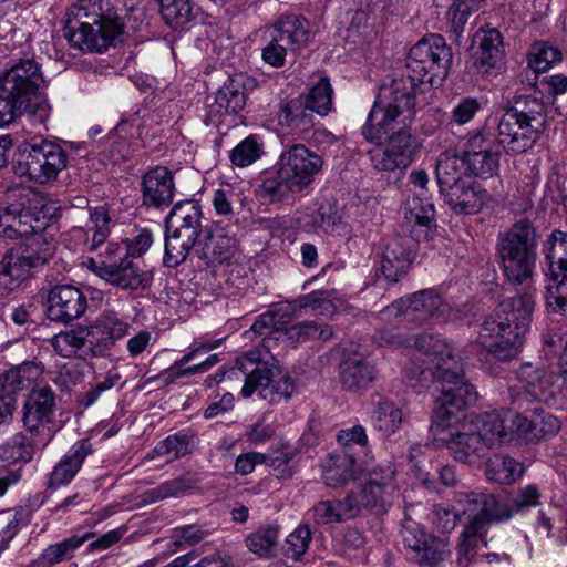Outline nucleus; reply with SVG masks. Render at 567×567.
Wrapping results in <instances>:
<instances>
[{"instance_id":"nucleus-1","label":"nucleus","mask_w":567,"mask_h":567,"mask_svg":"<svg viewBox=\"0 0 567 567\" xmlns=\"http://www.w3.org/2000/svg\"><path fill=\"white\" fill-rule=\"evenodd\" d=\"M537 288L526 286L516 296L501 301L483 322L477 343L493 359L508 361L515 358L529 331L536 309Z\"/></svg>"},{"instance_id":"nucleus-2","label":"nucleus","mask_w":567,"mask_h":567,"mask_svg":"<svg viewBox=\"0 0 567 567\" xmlns=\"http://www.w3.org/2000/svg\"><path fill=\"white\" fill-rule=\"evenodd\" d=\"M124 11V0H79L68 12L64 37L82 51H105L122 40Z\"/></svg>"},{"instance_id":"nucleus-3","label":"nucleus","mask_w":567,"mask_h":567,"mask_svg":"<svg viewBox=\"0 0 567 567\" xmlns=\"http://www.w3.org/2000/svg\"><path fill=\"white\" fill-rule=\"evenodd\" d=\"M425 368L440 391L439 402L450 404L457 411L473 405L477 401L475 388L467 382L463 373L461 360L453 354L452 347L444 340L432 334H420L413 343Z\"/></svg>"},{"instance_id":"nucleus-4","label":"nucleus","mask_w":567,"mask_h":567,"mask_svg":"<svg viewBox=\"0 0 567 567\" xmlns=\"http://www.w3.org/2000/svg\"><path fill=\"white\" fill-rule=\"evenodd\" d=\"M322 166L319 154L303 144H293L279 155L272 169L264 174L259 194L271 203L292 200L308 193Z\"/></svg>"},{"instance_id":"nucleus-5","label":"nucleus","mask_w":567,"mask_h":567,"mask_svg":"<svg viewBox=\"0 0 567 567\" xmlns=\"http://www.w3.org/2000/svg\"><path fill=\"white\" fill-rule=\"evenodd\" d=\"M422 85L409 72L382 84L362 128L365 140L379 144L390 131L408 126L415 115L414 93Z\"/></svg>"},{"instance_id":"nucleus-6","label":"nucleus","mask_w":567,"mask_h":567,"mask_svg":"<svg viewBox=\"0 0 567 567\" xmlns=\"http://www.w3.org/2000/svg\"><path fill=\"white\" fill-rule=\"evenodd\" d=\"M457 503L463 505V512L474 513L465 526L457 545V567H468L477 550L487 546L486 534L494 522H505L513 517L509 508L499 511L497 499L493 494L468 492L458 493Z\"/></svg>"},{"instance_id":"nucleus-7","label":"nucleus","mask_w":567,"mask_h":567,"mask_svg":"<svg viewBox=\"0 0 567 567\" xmlns=\"http://www.w3.org/2000/svg\"><path fill=\"white\" fill-rule=\"evenodd\" d=\"M225 377L228 379H239L243 377L245 383L241 388V394L245 398H249L257 392L262 400H267L270 403L288 400L295 390L291 378L277 361L271 363L258 362L255 364L252 359H238L235 367L230 368L227 372L208 377L205 382L207 386H213L214 383L221 382Z\"/></svg>"},{"instance_id":"nucleus-8","label":"nucleus","mask_w":567,"mask_h":567,"mask_svg":"<svg viewBox=\"0 0 567 567\" xmlns=\"http://www.w3.org/2000/svg\"><path fill=\"white\" fill-rule=\"evenodd\" d=\"M43 87L40 66L31 59L14 63L0 76V90L7 99L21 115L27 114L39 123H44L50 112Z\"/></svg>"},{"instance_id":"nucleus-9","label":"nucleus","mask_w":567,"mask_h":567,"mask_svg":"<svg viewBox=\"0 0 567 567\" xmlns=\"http://www.w3.org/2000/svg\"><path fill=\"white\" fill-rule=\"evenodd\" d=\"M497 252L503 275L508 284L534 285L537 254L535 230L528 221L516 223L501 235Z\"/></svg>"},{"instance_id":"nucleus-10","label":"nucleus","mask_w":567,"mask_h":567,"mask_svg":"<svg viewBox=\"0 0 567 567\" xmlns=\"http://www.w3.org/2000/svg\"><path fill=\"white\" fill-rule=\"evenodd\" d=\"M544 103L536 97L517 101L501 117L498 123V144L508 154H520L529 150L545 128Z\"/></svg>"},{"instance_id":"nucleus-11","label":"nucleus","mask_w":567,"mask_h":567,"mask_svg":"<svg viewBox=\"0 0 567 567\" xmlns=\"http://www.w3.org/2000/svg\"><path fill=\"white\" fill-rule=\"evenodd\" d=\"M452 50L445 39L430 34L416 42L409 52L406 72L430 87L440 86L449 74Z\"/></svg>"},{"instance_id":"nucleus-12","label":"nucleus","mask_w":567,"mask_h":567,"mask_svg":"<svg viewBox=\"0 0 567 567\" xmlns=\"http://www.w3.org/2000/svg\"><path fill=\"white\" fill-rule=\"evenodd\" d=\"M309 23L298 16H285L264 31L261 59L272 68H282L290 51H296L308 43Z\"/></svg>"},{"instance_id":"nucleus-13","label":"nucleus","mask_w":567,"mask_h":567,"mask_svg":"<svg viewBox=\"0 0 567 567\" xmlns=\"http://www.w3.org/2000/svg\"><path fill=\"white\" fill-rule=\"evenodd\" d=\"M359 506L377 514H383L398 495L395 468L390 462L378 464L367 470L363 486L358 492H350Z\"/></svg>"},{"instance_id":"nucleus-14","label":"nucleus","mask_w":567,"mask_h":567,"mask_svg":"<svg viewBox=\"0 0 567 567\" xmlns=\"http://www.w3.org/2000/svg\"><path fill=\"white\" fill-rule=\"evenodd\" d=\"M388 134L385 144L370 152L372 166L380 172H403L415 161L421 142L403 125Z\"/></svg>"},{"instance_id":"nucleus-15","label":"nucleus","mask_w":567,"mask_h":567,"mask_svg":"<svg viewBox=\"0 0 567 567\" xmlns=\"http://www.w3.org/2000/svg\"><path fill=\"white\" fill-rule=\"evenodd\" d=\"M68 156L56 143L42 140L30 144L23 162L22 174L37 183H47L58 177L66 167Z\"/></svg>"},{"instance_id":"nucleus-16","label":"nucleus","mask_w":567,"mask_h":567,"mask_svg":"<svg viewBox=\"0 0 567 567\" xmlns=\"http://www.w3.org/2000/svg\"><path fill=\"white\" fill-rule=\"evenodd\" d=\"M54 395L48 388L33 391L24 404L23 424L44 447L55 433L53 423Z\"/></svg>"},{"instance_id":"nucleus-17","label":"nucleus","mask_w":567,"mask_h":567,"mask_svg":"<svg viewBox=\"0 0 567 567\" xmlns=\"http://www.w3.org/2000/svg\"><path fill=\"white\" fill-rule=\"evenodd\" d=\"M499 151L492 135L482 130L468 135L464 148V161L471 175L489 178L499 168Z\"/></svg>"},{"instance_id":"nucleus-18","label":"nucleus","mask_w":567,"mask_h":567,"mask_svg":"<svg viewBox=\"0 0 567 567\" xmlns=\"http://www.w3.org/2000/svg\"><path fill=\"white\" fill-rule=\"evenodd\" d=\"M38 205L28 195L0 209V235L6 238L25 237L35 230H42Z\"/></svg>"},{"instance_id":"nucleus-19","label":"nucleus","mask_w":567,"mask_h":567,"mask_svg":"<svg viewBox=\"0 0 567 567\" xmlns=\"http://www.w3.org/2000/svg\"><path fill=\"white\" fill-rule=\"evenodd\" d=\"M405 547L415 553L422 565L440 567L451 555L447 539L435 537L415 522H408L402 528Z\"/></svg>"},{"instance_id":"nucleus-20","label":"nucleus","mask_w":567,"mask_h":567,"mask_svg":"<svg viewBox=\"0 0 567 567\" xmlns=\"http://www.w3.org/2000/svg\"><path fill=\"white\" fill-rule=\"evenodd\" d=\"M90 357H106L128 334L130 323L115 311H104L87 324Z\"/></svg>"},{"instance_id":"nucleus-21","label":"nucleus","mask_w":567,"mask_h":567,"mask_svg":"<svg viewBox=\"0 0 567 567\" xmlns=\"http://www.w3.org/2000/svg\"><path fill=\"white\" fill-rule=\"evenodd\" d=\"M48 303L50 318L63 322L80 318L87 306L83 292L71 285L53 287L49 293Z\"/></svg>"},{"instance_id":"nucleus-22","label":"nucleus","mask_w":567,"mask_h":567,"mask_svg":"<svg viewBox=\"0 0 567 567\" xmlns=\"http://www.w3.org/2000/svg\"><path fill=\"white\" fill-rule=\"evenodd\" d=\"M414 240L409 237H395L386 244L381 261V271L386 280L398 282L406 275L415 257Z\"/></svg>"},{"instance_id":"nucleus-23","label":"nucleus","mask_w":567,"mask_h":567,"mask_svg":"<svg viewBox=\"0 0 567 567\" xmlns=\"http://www.w3.org/2000/svg\"><path fill=\"white\" fill-rule=\"evenodd\" d=\"M509 419L506 410H494L475 415L466 421L468 430L474 431L481 437L487 450L511 442V431L507 427Z\"/></svg>"},{"instance_id":"nucleus-24","label":"nucleus","mask_w":567,"mask_h":567,"mask_svg":"<svg viewBox=\"0 0 567 567\" xmlns=\"http://www.w3.org/2000/svg\"><path fill=\"white\" fill-rule=\"evenodd\" d=\"M525 391L535 400L549 403L558 391L559 377L548 368L526 363L518 374Z\"/></svg>"},{"instance_id":"nucleus-25","label":"nucleus","mask_w":567,"mask_h":567,"mask_svg":"<svg viewBox=\"0 0 567 567\" xmlns=\"http://www.w3.org/2000/svg\"><path fill=\"white\" fill-rule=\"evenodd\" d=\"M442 440L446 442L454 458L460 462L480 466L488 454L481 437L474 431L468 430L466 422L461 425V430L451 433L449 439L443 437Z\"/></svg>"},{"instance_id":"nucleus-26","label":"nucleus","mask_w":567,"mask_h":567,"mask_svg":"<svg viewBox=\"0 0 567 567\" xmlns=\"http://www.w3.org/2000/svg\"><path fill=\"white\" fill-rule=\"evenodd\" d=\"M236 250L237 240L220 230L205 231L197 239L196 256L207 266L228 262L235 256Z\"/></svg>"},{"instance_id":"nucleus-27","label":"nucleus","mask_w":567,"mask_h":567,"mask_svg":"<svg viewBox=\"0 0 567 567\" xmlns=\"http://www.w3.org/2000/svg\"><path fill=\"white\" fill-rule=\"evenodd\" d=\"M278 125L291 135H301L313 125V113L303 95L282 102L277 114Z\"/></svg>"},{"instance_id":"nucleus-28","label":"nucleus","mask_w":567,"mask_h":567,"mask_svg":"<svg viewBox=\"0 0 567 567\" xmlns=\"http://www.w3.org/2000/svg\"><path fill=\"white\" fill-rule=\"evenodd\" d=\"M143 203L147 206L161 207L171 204L175 185L172 173L163 166L148 171L142 182Z\"/></svg>"},{"instance_id":"nucleus-29","label":"nucleus","mask_w":567,"mask_h":567,"mask_svg":"<svg viewBox=\"0 0 567 567\" xmlns=\"http://www.w3.org/2000/svg\"><path fill=\"white\" fill-rule=\"evenodd\" d=\"M90 453L91 444L87 441L74 443L53 467L49 475L48 487L56 489L71 483Z\"/></svg>"},{"instance_id":"nucleus-30","label":"nucleus","mask_w":567,"mask_h":567,"mask_svg":"<svg viewBox=\"0 0 567 567\" xmlns=\"http://www.w3.org/2000/svg\"><path fill=\"white\" fill-rule=\"evenodd\" d=\"M443 195L454 212L466 215L478 213L489 199L484 188L466 179Z\"/></svg>"},{"instance_id":"nucleus-31","label":"nucleus","mask_w":567,"mask_h":567,"mask_svg":"<svg viewBox=\"0 0 567 567\" xmlns=\"http://www.w3.org/2000/svg\"><path fill=\"white\" fill-rule=\"evenodd\" d=\"M167 229L174 228L184 236L198 239L206 230L202 228V210L193 200L177 203L167 217Z\"/></svg>"},{"instance_id":"nucleus-32","label":"nucleus","mask_w":567,"mask_h":567,"mask_svg":"<svg viewBox=\"0 0 567 567\" xmlns=\"http://www.w3.org/2000/svg\"><path fill=\"white\" fill-rule=\"evenodd\" d=\"M97 276L122 289L144 288L150 282L147 272L141 271L130 257L121 260L117 266L101 267V270H97Z\"/></svg>"},{"instance_id":"nucleus-33","label":"nucleus","mask_w":567,"mask_h":567,"mask_svg":"<svg viewBox=\"0 0 567 567\" xmlns=\"http://www.w3.org/2000/svg\"><path fill=\"white\" fill-rule=\"evenodd\" d=\"M404 219L413 239L426 236V230L434 221V205L430 196H413L405 204Z\"/></svg>"},{"instance_id":"nucleus-34","label":"nucleus","mask_w":567,"mask_h":567,"mask_svg":"<svg viewBox=\"0 0 567 567\" xmlns=\"http://www.w3.org/2000/svg\"><path fill=\"white\" fill-rule=\"evenodd\" d=\"M292 309L289 305H280L258 316L250 330L264 337L265 347L269 348L271 340L280 341L285 326L292 320Z\"/></svg>"},{"instance_id":"nucleus-35","label":"nucleus","mask_w":567,"mask_h":567,"mask_svg":"<svg viewBox=\"0 0 567 567\" xmlns=\"http://www.w3.org/2000/svg\"><path fill=\"white\" fill-rule=\"evenodd\" d=\"M475 43L472 52L473 63L480 71L487 73L502 60L501 33L495 29L477 33Z\"/></svg>"},{"instance_id":"nucleus-36","label":"nucleus","mask_w":567,"mask_h":567,"mask_svg":"<svg viewBox=\"0 0 567 567\" xmlns=\"http://www.w3.org/2000/svg\"><path fill=\"white\" fill-rule=\"evenodd\" d=\"M219 342H213V343H202L198 347L194 348L192 351L183 355L178 361H176L171 368H168L163 375L166 379L167 383H173L179 378H184L190 374L195 373H203L209 370L212 367L217 364L219 362V355L218 354H210L206 360L190 365L186 367L187 363H189L192 360L196 359L199 354L206 353L216 347H218Z\"/></svg>"},{"instance_id":"nucleus-37","label":"nucleus","mask_w":567,"mask_h":567,"mask_svg":"<svg viewBox=\"0 0 567 567\" xmlns=\"http://www.w3.org/2000/svg\"><path fill=\"white\" fill-rule=\"evenodd\" d=\"M55 249V240L41 230L25 236L24 241L18 247L24 265L30 269L45 265L53 257Z\"/></svg>"},{"instance_id":"nucleus-38","label":"nucleus","mask_w":567,"mask_h":567,"mask_svg":"<svg viewBox=\"0 0 567 567\" xmlns=\"http://www.w3.org/2000/svg\"><path fill=\"white\" fill-rule=\"evenodd\" d=\"M92 533L82 536L73 535L59 543L49 545L43 551L33 559L27 567H53L60 563L70 560L75 551L90 538Z\"/></svg>"},{"instance_id":"nucleus-39","label":"nucleus","mask_w":567,"mask_h":567,"mask_svg":"<svg viewBox=\"0 0 567 567\" xmlns=\"http://www.w3.org/2000/svg\"><path fill=\"white\" fill-rule=\"evenodd\" d=\"M312 512L317 524H331L354 518L359 515V506L349 493L343 499L317 503Z\"/></svg>"},{"instance_id":"nucleus-40","label":"nucleus","mask_w":567,"mask_h":567,"mask_svg":"<svg viewBox=\"0 0 567 567\" xmlns=\"http://www.w3.org/2000/svg\"><path fill=\"white\" fill-rule=\"evenodd\" d=\"M53 349L64 358L80 355L90 357V332L87 326L61 331L51 339Z\"/></svg>"},{"instance_id":"nucleus-41","label":"nucleus","mask_w":567,"mask_h":567,"mask_svg":"<svg viewBox=\"0 0 567 567\" xmlns=\"http://www.w3.org/2000/svg\"><path fill=\"white\" fill-rule=\"evenodd\" d=\"M464 165V157H460L454 152L446 151L440 155L436 163V179L442 194L465 181Z\"/></svg>"},{"instance_id":"nucleus-42","label":"nucleus","mask_w":567,"mask_h":567,"mask_svg":"<svg viewBox=\"0 0 567 567\" xmlns=\"http://www.w3.org/2000/svg\"><path fill=\"white\" fill-rule=\"evenodd\" d=\"M373 380V368L362 358L352 357L340 365V381L343 388L355 390L364 388Z\"/></svg>"},{"instance_id":"nucleus-43","label":"nucleus","mask_w":567,"mask_h":567,"mask_svg":"<svg viewBox=\"0 0 567 567\" xmlns=\"http://www.w3.org/2000/svg\"><path fill=\"white\" fill-rule=\"evenodd\" d=\"M41 446L39 437L29 439L23 433L13 434L6 443L0 445V457L6 463L23 462L32 460L35 447Z\"/></svg>"},{"instance_id":"nucleus-44","label":"nucleus","mask_w":567,"mask_h":567,"mask_svg":"<svg viewBox=\"0 0 567 567\" xmlns=\"http://www.w3.org/2000/svg\"><path fill=\"white\" fill-rule=\"evenodd\" d=\"M523 472L522 463L503 454H494L487 460L485 467L486 477L499 484L513 483Z\"/></svg>"},{"instance_id":"nucleus-45","label":"nucleus","mask_w":567,"mask_h":567,"mask_svg":"<svg viewBox=\"0 0 567 567\" xmlns=\"http://www.w3.org/2000/svg\"><path fill=\"white\" fill-rule=\"evenodd\" d=\"M405 300H408V305L404 317L416 322H422L434 316L442 306L441 297L432 290L420 291Z\"/></svg>"},{"instance_id":"nucleus-46","label":"nucleus","mask_w":567,"mask_h":567,"mask_svg":"<svg viewBox=\"0 0 567 567\" xmlns=\"http://www.w3.org/2000/svg\"><path fill=\"white\" fill-rule=\"evenodd\" d=\"M195 449V435L190 431H179L157 443L153 453L174 461L189 454Z\"/></svg>"},{"instance_id":"nucleus-47","label":"nucleus","mask_w":567,"mask_h":567,"mask_svg":"<svg viewBox=\"0 0 567 567\" xmlns=\"http://www.w3.org/2000/svg\"><path fill=\"white\" fill-rule=\"evenodd\" d=\"M24 264L18 248L8 250L0 259V285L6 290H12L24 279L30 270Z\"/></svg>"},{"instance_id":"nucleus-48","label":"nucleus","mask_w":567,"mask_h":567,"mask_svg":"<svg viewBox=\"0 0 567 567\" xmlns=\"http://www.w3.org/2000/svg\"><path fill=\"white\" fill-rule=\"evenodd\" d=\"M159 13L166 25L175 31H184L193 20L190 0H158Z\"/></svg>"},{"instance_id":"nucleus-49","label":"nucleus","mask_w":567,"mask_h":567,"mask_svg":"<svg viewBox=\"0 0 567 567\" xmlns=\"http://www.w3.org/2000/svg\"><path fill=\"white\" fill-rule=\"evenodd\" d=\"M546 309L550 313H567V272L553 271L545 293Z\"/></svg>"},{"instance_id":"nucleus-50","label":"nucleus","mask_w":567,"mask_h":567,"mask_svg":"<svg viewBox=\"0 0 567 567\" xmlns=\"http://www.w3.org/2000/svg\"><path fill=\"white\" fill-rule=\"evenodd\" d=\"M354 476V461L347 454L330 456L323 467V480L327 485L336 487L350 482Z\"/></svg>"},{"instance_id":"nucleus-51","label":"nucleus","mask_w":567,"mask_h":567,"mask_svg":"<svg viewBox=\"0 0 567 567\" xmlns=\"http://www.w3.org/2000/svg\"><path fill=\"white\" fill-rule=\"evenodd\" d=\"M332 336V330L327 324L313 321H305L302 323L285 326L281 332L280 341L306 342L308 340L321 339L328 340Z\"/></svg>"},{"instance_id":"nucleus-52","label":"nucleus","mask_w":567,"mask_h":567,"mask_svg":"<svg viewBox=\"0 0 567 567\" xmlns=\"http://www.w3.org/2000/svg\"><path fill=\"white\" fill-rule=\"evenodd\" d=\"M196 246L197 239L189 236H184L182 234H178V231L173 230V233L167 235L165 239V266L172 268L177 267L178 265L186 260L192 248H194V250L196 251Z\"/></svg>"},{"instance_id":"nucleus-53","label":"nucleus","mask_w":567,"mask_h":567,"mask_svg":"<svg viewBox=\"0 0 567 567\" xmlns=\"http://www.w3.org/2000/svg\"><path fill=\"white\" fill-rule=\"evenodd\" d=\"M303 219L305 225L320 228L326 233H332L340 221V216L331 203H313L307 207Z\"/></svg>"},{"instance_id":"nucleus-54","label":"nucleus","mask_w":567,"mask_h":567,"mask_svg":"<svg viewBox=\"0 0 567 567\" xmlns=\"http://www.w3.org/2000/svg\"><path fill=\"white\" fill-rule=\"evenodd\" d=\"M373 426L382 436L389 437L394 434L403 421L402 411L392 402H380L373 414Z\"/></svg>"},{"instance_id":"nucleus-55","label":"nucleus","mask_w":567,"mask_h":567,"mask_svg":"<svg viewBox=\"0 0 567 567\" xmlns=\"http://www.w3.org/2000/svg\"><path fill=\"white\" fill-rule=\"evenodd\" d=\"M215 101L226 113L241 111L246 103L241 76L230 78L225 82L218 90Z\"/></svg>"},{"instance_id":"nucleus-56","label":"nucleus","mask_w":567,"mask_h":567,"mask_svg":"<svg viewBox=\"0 0 567 567\" xmlns=\"http://www.w3.org/2000/svg\"><path fill=\"white\" fill-rule=\"evenodd\" d=\"M563 54L558 48L548 42L534 43L528 52V66L536 73H543L560 63Z\"/></svg>"},{"instance_id":"nucleus-57","label":"nucleus","mask_w":567,"mask_h":567,"mask_svg":"<svg viewBox=\"0 0 567 567\" xmlns=\"http://www.w3.org/2000/svg\"><path fill=\"white\" fill-rule=\"evenodd\" d=\"M544 254L549 262L550 272H567V234L560 230L553 231L544 244Z\"/></svg>"},{"instance_id":"nucleus-58","label":"nucleus","mask_w":567,"mask_h":567,"mask_svg":"<svg viewBox=\"0 0 567 567\" xmlns=\"http://www.w3.org/2000/svg\"><path fill=\"white\" fill-rule=\"evenodd\" d=\"M262 143L257 135H249L239 142L229 154L231 164L236 167H247L260 158Z\"/></svg>"},{"instance_id":"nucleus-59","label":"nucleus","mask_w":567,"mask_h":567,"mask_svg":"<svg viewBox=\"0 0 567 567\" xmlns=\"http://www.w3.org/2000/svg\"><path fill=\"white\" fill-rule=\"evenodd\" d=\"M279 529L266 527L256 530L246 538V546L251 551L262 557L274 555L278 545Z\"/></svg>"},{"instance_id":"nucleus-60","label":"nucleus","mask_w":567,"mask_h":567,"mask_svg":"<svg viewBox=\"0 0 567 567\" xmlns=\"http://www.w3.org/2000/svg\"><path fill=\"white\" fill-rule=\"evenodd\" d=\"M312 113L327 115L332 109V87L326 78L315 84L308 95H303Z\"/></svg>"},{"instance_id":"nucleus-61","label":"nucleus","mask_w":567,"mask_h":567,"mask_svg":"<svg viewBox=\"0 0 567 567\" xmlns=\"http://www.w3.org/2000/svg\"><path fill=\"white\" fill-rule=\"evenodd\" d=\"M126 258H128V255L123 243H107L96 258H87L84 264L97 275V270H101V267L106 268L109 265L117 266L121 260Z\"/></svg>"},{"instance_id":"nucleus-62","label":"nucleus","mask_w":567,"mask_h":567,"mask_svg":"<svg viewBox=\"0 0 567 567\" xmlns=\"http://www.w3.org/2000/svg\"><path fill=\"white\" fill-rule=\"evenodd\" d=\"M540 492L534 484L526 485L518 489L516 496L512 499L511 504L502 505L497 502L499 511L509 508L513 516L527 507H536L540 504Z\"/></svg>"},{"instance_id":"nucleus-63","label":"nucleus","mask_w":567,"mask_h":567,"mask_svg":"<svg viewBox=\"0 0 567 567\" xmlns=\"http://www.w3.org/2000/svg\"><path fill=\"white\" fill-rule=\"evenodd\" d=\"M506 417L509 419L507 422V427H509L508 430L511 431V441L516 437L526 441H535L532 414L524 415L511 410H506Z\"/></svg>"},{"instance_id":"nucleus-64","label":"nucleus","mask_w":567,"mask_h":567,"mask_svg":"<svg viewBox=\"0 0 567 567\" xmlns=\"http://www.w3.org/2000/svg\"><path fill=\"white\" fill-rule=\"evenodd\" d=\"M532 423L534 424L535 440L553 436L560 429L559 420L540 409L532 411Z\"/></svg>"}]
</instances>
